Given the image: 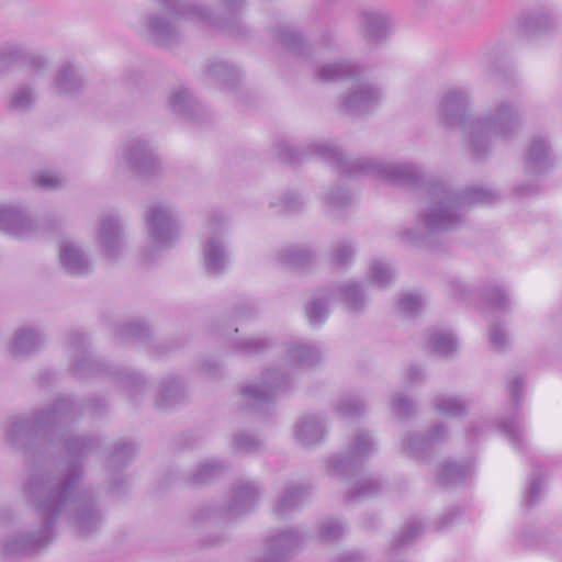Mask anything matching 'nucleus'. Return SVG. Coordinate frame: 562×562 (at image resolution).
<instances>
[{"instance_id": "nucleus-1", "label": "nucleus", "mask_w": 562, "mask_h": 562, "mask_svg": "<svg viewBox=\"0 0 562 562\" xmlns=\"http://www.w3.org/2000/svg\"><path fill=\"white\" fill-rule=\"evenodd\" d=\"M459 132L469 135L471 148L476 157L485 155L496 137H509L520 125V115L510 103L496 104L486 116L472 120L469 113V97L459 90Z\"/></svg>"}, {"instance_id": "nucleus-2", "label": "nucleus", "mask_w": 562, "mask_h": 562, "mask_svg": "<svg viewBox=\"0 0 562 562\" xmlns=\"http://www.w3.org/2000/svg\"><path fill=\"white\" fill-rule=\"evenodd\" d=\"M516 23L525 35L544 34L555 25L553 16L544 9L524 10L516 16Z\"/></svg>"}, {"instance_id": "nucleus-3", "label": "nucleus", "mask_w": 562, "mask_h": 562, "mask_svg": "<svg viewBox=\"0 0 562 562\" xmlns=\"http://www.w3.org/2000/svg\"><path fill=\"white\" fill-rule=\"evenodd\" d=\"M553 161L548 142L543 137H535L528 150L527 171L530 173L542 172L551 167Z\"/></svg>"}, {"instance_id": "nucleus-4", "label": "nucleus", "mask_w": 562, "mask_h": 562, "mask_svg": "<svg viewBox=\"0 0 562 562\" xmlns=\"http://www.w3.org/2000/svg\"><path fill=\"white\" fill-rule=\"evenodd\" d=\"M496 194L487 189L479 187H469L459 191V209L475 204H487L494 202Z\"/></svg>"}, {"instance_id": "nucleus-5", "label": "nucleus", "mask_w": 562, "mask_h": 562, "mask_svg": "<svg viewBox=\"0 0 562 562\" xmlns=\"http://www.w3.org/2000/svg\"><path fill=\"white\" fill-rule=\"evenodd\" d=\"M496 428L510 441L514 447L519 448L522 446L524 431L518 413H515L513 416L498 422L496 424Z\"/></svg>"}, {"instance_id": "nucleus-6", "label": "nucleus", "mask_w": 562, "mask_h": 562, "mask_svg": "<svg viewBox=\"0 0 562 562\" xmlns=\"http://www.w3.org/2000/svg\"><path fill=\"white\" fill-rule=\"evenodd\" d=\"M508 304V297L505 291L498 286H490L485 290L484 297L480 303V311L486 314L488 308L505 310Z\"/></svg>"}, {"instance_id": "nucleus-7", "label": "nucleus", "mask_w": 562, "mask_h": 562, "mask_svg": "<svg viewBox=\"0 0 562 562\" xmlns=\"http://www.w3.org/2000/svg\"><path fill=\"white\" fill-rule=\"evenodd\" d=\"M542 490V479L540 474H533L528 483L526 495L524 498V504L527 507H532L537 504L540 498V493Z\"/></svg>"}, {"instance_id": "nucleus-8", "label": "nucleus", "mask_w": 562, "mask_h": 562, "mask_svg": "<svg viewBox=\"0 0 562 562\" xmlns=\"http://www.w3.org/2000/svg\"><path fill=\"white\" fill-rule=\"evenodd\" d=\"M491 429V426L483 420H476L465 430V438L470 443L484 437Z\"/></svg>"}, {"instance_id": "nucleus-9", "label": "nucleus", "mask_w": 562, "mask_h": 562, "mask_svg": "<svg viewBox=\"0 0 562 562\" xmlns=\"http://www.w3.org/2000/svg\"><path fill=\"white\" fill-rule=\"evenodd\" d=\"M490 344L496 350L503 349L507 344V334L501 325H493L490 328Z\"/></svg>"}, {"instance_id": "nucleus-10", "label": "nucleus", "mask_w": 562, "mask_h": 562, "mask_svg": "<svg viewBox=\"0 0 562 562\" xmlns=\"http://www.w3.org/2000/svg\"><path fill=\"white\" fill-rule=\"evenodd\" d=\"M522 387V378L518 374H515L510 378L508 381V391L510 393L512 401L515 403V405H518L520 395L519 392Z\"/></svg>"}, {"instance_id": "nucleus-11", "label": "nucleus", "mask_w": 562, "mask_h": 562, "mask_svg": "<svg viewBox=\"0 0 562 562\" xmlns=\"http://www.w3.org/2000/svg\"><path fill=\"white\" fill-rule=\"evenodd\" d=\"M473 470H474L473 460H467L462 464L459 463V472H458L459 485L467 479L471 477Z\"/></svg>"}, {"instance_id": "nucleus-12", "label": "nucleus", "mask_w": 562, "mask_h": 562, "mask_svg": "<svg viewBox=\"0 0 562 562\" xmlns=\"http://www.w3.org/2000/svg\"><path fill=\"white\" fill-rule=\"evenodd\" d=\"M41 183L44 186L53 187L57 183V179H55L53 177H42Z\"/></svg>"}, {"instance_id": "nucleus-13", "label": "nucleus", "mask_w": 562, "mask_h": 562, "mask_svg": "<svg viewBox=\"0 0 562 562\" xmlns=\"http://www.w3.org/2000/svg\"><path fill=\"white\" fill-rule=\"evenodd\" d=\"M458 409H459V417H460L463 414V412H464V403L462 401H460V400H459Z\"/></svg>"}]
</instances>
